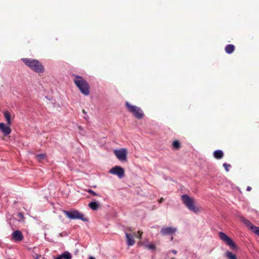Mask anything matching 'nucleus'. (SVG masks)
<instances>
[{
    "label": "nucleus",
    "mask_w": 259,
    "mask_h": 259,
    "mask_svg": "<svg viewBox=\"0 0 259 259\" xmlns=\"http://www.w3.org/2000/svg\"><path fill=\"white\" fill-rule=\"evenodd\" d=\"M213 155L215 158L220 159L223 158L224 156V153L221 150H217L213 152Z\"/></svg>",
    "instance_id": "nucleus-14"
},
{
    "label": "nucleus",
    "mask_w": 259,
    "mask_h": 259,
    "mask_svg": "<svg viewBox=\"0 0 259 259\" xmlns=\"http://www.w3.org/2000/svg\"><path fill=\"white\" fill-rule=\"evenodd\" d=\"M4 115L7 124L11 125L12 124L11 116L10 112L8 111L4 112Z\"/></svg>",
    "instance_id": "nucleus-16"
},
{
    "label": "nucleus",
    "mask_w": 259,
    "mask_h": 259,
    "mask_svg": "<svg viewBox=\"0 0 259 259\" xmlns=\"http://www.w3.org/2000/svg\"><path fill=\"white\" fill-rule=\"evenodd\" d=\"M177 231V229L176 227H163L160 233L163 235H169L175 234Z\"/></svg>",
    "instance_id": "nucleus-10"
},
{
    "label": "nucleus",
    "mask_w": 259,
    "mask_h": 259,
    "mask_svg": "<svg viewBox=\"0 0 259 259\" xmlns=\"http://www.w3.org/2000/svg\"><path fill=\"white\" fill-rule=\"evenodd\" d=\"M251 188L250 186L247 187V188H246V190H247V191H250V190H251Z\"/></svg>",
    "instance_id": "nucleus-26"
},
{
    "label": "nucleus",
    "mask_w": 259,
    "mask_h": 259,
    "mask_svg": "<svg viewBox=\"0 0 259 259\" xmlns=\"http://www.w3.org/2000/svg\"><path fill=\"white\" fill-rule=\"evenodd\" d=\"M114 153L119 160L121 161L126 160L127 151L125 149L115 150Z\"/></svg>",
    "instance_id": "nucleus-9"
},
{
    "label": "nucleus",
    "mask_w": 259,
    "mask_h": 259,
    "mask_svg": "<svg viewBox=\"0 0 259 259\" xmlns=\"http://www.w3.org/2000/svg\"><path fill=\"white\" fill-rule=\"evenodd\" d=\"M138 235H139V238L140 239H141V238L142 233L140 231H138Z\"/></svg>",
    "instance_id": "nucleus-25"
},
{
    "label": "nucleus",
    "mask_w": 259,
    "mask_h": 259,
    "mask_svg": "<svg viewBox=\"0 0 259 259\" xmlns=\"http://www.w3.org/2000/svg\"><path fill=\"white\" fill-rule=\"evenodd\" d=\"M99 206V203L96 201H92L89 204L90 208L93 210H97Z\"/></svg>",
    "instance_id": "nucleus-15"
},
{
    "label": "nucleus",
    "mask_w": 259,
    "mask_h": 259,
    "mask_svg": "<svg viewBox=\"0 0 259 259\" xmlns=\"http://www.w3.org/2000/svg\"><path fill=\"white\" fill-rule=\"evenodd\" d=\"M73 75L75 77L74 82L81 93L84 96L89 95L90 86L88 82L81 76Z\"/></svg>",
    "instance_id": "nucleus-1"
},
{
    "label": "nucleus",
    "mask_w": 259,
    "mask_h": 259,
    "mask_svg": "<svg viewBox=\"0 0 259 259\" xmlns=\"http://www.w3.org/2000/svg\"><path fill=\"white\" fill-rule=\"evenodd\" d=\"M219 237L222 241H223L226 245L229 246L231 248L233 249H236L237 246L234 243L232 239L228 236L226 234L222 232L219 233Z\"/></svg>",
    "instance_id": "nucleus-6"
},
{
    "label": "nucleus",
    "mask_w": 259,
    "mask_h": 259,
    "mask_svg": "<svg viewBox=\"0 0 259 259\" xmlns=\"http://www.w3.org/2000/svg\"><path fill=\"white\" fill-rule=\"evenodd\" d=\"M88 259H95L93 256H90Z\"/></svg>",
    "instance_id": "nucleus-30"
},
{
    "label": "nucleus",
    "mask_w": 259,
    "mask_h": 259,
    "mask_svg": "<svg viewBox=\"0 0 259 259\" xmlns=\"http://www.w3.org/2000/svg\"><path fill=\"white\" fill-rule=\"evenodd\" d=\"M63 213L70 220H80L84 222L88 221V219L84 217V214L76 210L70 211L63 210Z\"/></svg>",
    "instance_id": "nucleus-4"
},
{
    "label": "nucleus",
    "mask_w": 259,
    "mask_h": 259,
    "mask_svg": "<svg viewBox=\"0 0 259 259\" xmlns=\"http://www.w3.org/2000/svg\"><path fill=\"white\" fill-rule=\"evenodd\" d=\"M62 256L61 255L55 258V259H62Z\"/></svg>",
    "instance_id": "nucleus-28"
},
{
    "label": "nucleus",
    "mask_w": 259,
    "mask_h": 259,
    "mask_svg": "<svg viewBox=\"0 0 259 259\" xmlns=\"http://www.w3.org/2000/svg\"><path fill=\"white\" fill-rule=\"evenodd\" d=\"M234 46L233 45H227L225 47V51L227 54H231L234 51Z\"/></svg>",
    "instance_id": "nucleus-17"
},
{
    "label": "nucleus",
    "mask_w": 259,
    "mask_h": 259,
    "mask_svg": "<svg viewBox=\"0 0 259 259\" xmlns=\"http://www.w3.org/2000/svg\"><path fill=\"white\" fill-rule=\"evenodd\" d=\"M171 259H175V258H172Z\"/></svg>",
    "instance_id": "nucleus-32"
},
{
    "label": "nucleus",
    "mask_w": 259,
    "mask_h": 259,
    "mask_svg": "<svg viewBox=\"0 0 259 259\" xmlns=\"http://www.w3.org/2000/svg\"><path fill=\"white\" fill-rule=\"evenodd\" d=\"M86 191L93 196H98L99 195L95 191H94L93 190H92L91 189H88L86 190Z\"/></svg>",
    "instance_id": "nucleus-22"
},
{
    "label": "nucleus",
    "mask_w": 259,
    "mask_h": 259,
    "mask_svg": "<svg viewBox=\"0 0 259 259\" xmlns=\"http://www.w3.org/2000/svg\"><path fill=\"white\" fill-rule=\"evenodd\" d=\"M145 247L148 249L153 250L155 249V246L153 244H148L145 245Z\"/></svg>",
    "instance_id": "nucleus-21"
},
{
    "label": "nucleus",
    "mask_w": 259,
    "mask_h": 259,
    "mask_svg": "<svg viewBox=\"0 0 259 259\" xmlns=\"http://www.w3.org/2000/svg\"><path fill=\"white\" fill-rule=\"evenodd\" d=\"M12 238L15 241L20 242L23 239L24 236L20 231L16 230L12 233Z\"/></svg>",
    "instance_id": "nucleus-12"
},
{
    "label": "nucleus",
    "mask_w": 259,
    "mask_h": 259,
    "mask_svg": "<svg viewBox=\"0 0 259 259\" xmlns=\"http://www.w3.org/2000/svg\"><path fill=\"white\" fill-rule=\"evenodd\" d=\"M163 201V199L161 198L160 201H159V203H161Z\"/></svg>",
    "instance_id": "nucleus-31"
},
{
    "label": "nucleus",
    "mask_w": 259,
    "mask_h": 259,
    "mask_svg": "<svg viewBox=\"0 0 259 259\" xmlns=\"http://www.w3.org/2000/svg\"><path fill=\"white\" fill-rule=\"evenodd\" d=\"M225 254L228 259H237L236 255L229 251H227Z\"/></svg>",
    "instance_id": "nucleus-18"
},
{
    "label": "nucleus",
    "mask_w": 259,
    "mask_h": 259,
    "mask_svg": "<svg viewBox=\"0 0 259 259\" xmlns=\"http://www.w3.org/2000/svg\"><path fill=\"white\" fill-rule=\"evenodd\" d=\"M172 146L175 149H178L180 146V142L178 141H175L172 143Z\"/></svg>",
    "instance_id": "nucleus-20"
},
{
    "label": "nucleus",
    "mask_w": 259,
    "mask_h": 259,
    "mask_svg": "<svg viewBox=\"0 0 259 259\" xmlns=\"http://www.w3.org/2000/svg\"><path fill=\"white\" fill-rule=\"evenodd\" d=\"M21 60L26 65L28 66L30 68L36 72H44V66L38 60L28 58H22Z\"/></svg>",
    "instance_id": "nucleus-2"
},
{
    "label": "nucleus",
    "mask_w": 259,
    "mask_h": 259,
    "mask_svg": "<svg viewBox=\"0 0 259 259\" xmlns=\"http://www.w3.org/2000/svg\"><path fill=\"white\" fill-rule=\"evenodd\" d=\"M171 252L175 254L177 253V251L176 250H172Z\"/></svg>",
    "instance_id": "nucleus-27"
},
{
    "label": "nucleus",
    "mask_w": 259,
    "mask_h": 259,
    "mask_svg": "<svg viewBox=\"0 0 259 259\" xmlns=\"http://www.w3.org/2000/svg\"><path fill=\"white\" fill-rule=\"evenodd\" d=\"M10 125L4 122L0 123V131L3 133L4 136H7L11 133Z\"/></svg>",
    "instance_id": "nucleus-11"
},
{
    "label": "nucleus",
    "mask_w": 259,
    "mask_h": 259,
    "mask_svg": "<svg viewBox=\"0 0 259 259\" xmlns=\"http://www.w3.org/2000/svg\"><path fill=\"white\" fill-rule=\"evenodd\" d=\"M223 166L225 168V170L227 171H229V167H230L231 166L230 164H227L226 163H224L223 164Z\"/></svg>",
    "instance_id": "nucleus-24"
},
{
    "label": "nucleus",
    "mask_w": 259,
    "mask_h": 259,
    "mask_svg": "<svg viewBox=\"0 0 259 259\" xmlns=\"http://www.w3.org/2000/svg\"><path fill=\"white\" fill-rule=\"evenodd\" d=\"M109 172L117 176L119 178H122L124 176V170L119 166H115L110 169Z\"/></svg>",
    "instance_id": "nucleus-7"
},
{
    "label": "nucleus",
    "mask_w": 259,
    "mask_h": 259,
    "mask_svg": "<svg viewBox=\"0 0 259 259\" xmlns=\"http://www.w3.org/2000/svg\"><path fill=\"white\" fill-rule=\"evenodd\" d=\"M125 237L126 239V243L128 246H133L135 243L134 237L132 234L125 233Z\"/></svg>",
    "instance_id": "nucleus-13"
},
{
    "label": "nucleus",
    "mask_w": 259,
    "mask_h": 259,
    "mask_svg": "<svg viewBox=\"0 0 259 259\" xmlns=\"http://www.w3.org/2000/svg\"><path fill=\"white\" fill-rule=\"evenodd\" d=\"M181 199L185 206L191 211L195 213H198L200 212L199 208L195 205L194 199L186 194L181 196Z\"/></svg>",
    "instance_id": "nucleus-3"
},
{
    "label": "nucleus",
    "mask_w": 259,
    "mask_h": 259,
    "mask_svg": "<svg viewBox=\"0 0 259 259\" xmlns=\"http://www.w3.org/2000/svg\"><path fill=\"white\" fill-rule=\"evenodd\" d=\"M125 106L131 113L138 119H141L143 118L144 113L142 109L135 105H131L129 102H126Z\"/></svg>",
    "instance_id": "nucleus-5"
},
{
    "label": "nucleus",
    "mask_w": 259,
    "mask_h": 259,
    "mask_svg": "<svg viewBox=\"0 0 259 259\" xmlns=\"http://www.w3.org/2000/svg\"><path fill=\"white\" fill-rule=\"evenodd\" d=\"M241 220L252 232L259 237V227L253 225L250 222L244 218H241Z\"/></svg>",
    "instance_id": "nucleus-8"
},
{
    "label": "nucleus",
    "mask_w": 259,
    "mask_h": 259,
    "mask_svg": "<svg viewBox=\"0 0 259 259\" xmlns=\"http://www.w3.org/2000/svg\"><path fill=\"white\" fill-rule=\"evenodd\" d=\"M61 256H62V258L64 259H71V254L67 251L64 252Z\"/></svg>",
    "instance_id": "nucleus-19"
},
{
    "label": "nucleus",
    "mask_w": 259,
    "mask_h": 259,
    "mask_svg": "<svg viewBox=\"0 0 259 259\" xmlns=\"http://www.w3.org/2000/svg\"><path fill=\"white\" fill-rule=\"evenodd\" d=\"M35 259H39V256L38 255H36L35 256H34Z\"/></svg>",
    "instance_id": "nucleus-29"
},
{
    "label": "nucleus",
    "mask_w": 259,
    "mask_h": 259,
    "mask_svg": "<svg viewBox=\"0 0 259 259\" xmlns=\"http://www.w3.org/2000/svg\"><path fill=\"white\" fill-rule=\"evenodd\" d=\"M45 157V155L43 154H38L36 156V158L38 160H41Z\"/></svg>",
    "instance_id": "nucleus-23"
}]
</instances>
